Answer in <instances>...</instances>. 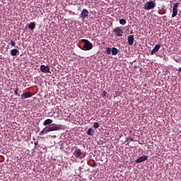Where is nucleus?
I'll list each match as a JSON object with an SVG mask.
<instances>
[{"label": "nucleus", "mask_w": 181, "mask_h": 181, "mask_svg": "<svg viewBox=\"0 0 181 181\" xmlns=\"http://www.w3.org/2000/svg\"><path fill=\"white\" fill-rule=\"evenodd\" d=\"M62 124H51L49 127H45L40 132V135H45L49 134V132H53L54 131H60L63 129Z\"/></svg>", "instance_id": "obj_1"}, {"label": "nucleus", "mask_w": 181, "mask_h": 181, "mask_svg": "<svg viewBox=\"0 0 181 181\" xmlns=\"http://www.w3.org/2000/svg\"><path fill=\"white\" fill-rule=\"evenodd\" d=\"M81 42L82 43H84L83 46V50L88 51L93 49V43H91V42H90L88 40L82 39Z\"/></svg>", "instance_id": "obj_2"}, {"label": "nucleus", "mask_w": 181, "mask_h": 181, "mask_svg": "<svg viewBox=\"0 0 181 181\" xmlns=\"http://www.w3.org/2000/svg\"><path fill=\"white\" fill-rule=\"evenodd\" d=\"M156 6V4H155V1H148L144 4V9H146V11H149L151 9H153Z\"/></svg>", "instance_id": "obj_3"}, {"label": "nucleus", "mask_w": 181, "mask_h": 181, "mask_svg": "<svg viewBox=\"0 0 181 181\" xmlns=\"http://www.w3.org/2000/svg\"><path fill=\"white\" fill-rule=\"evenodd\" d=\"M113 32H114L115 35H116V36H118V37L122 36V35L124 33V30H122V28H121V27H116L113 30Z\"/></svg>", "instance_id": "obj_4"}, {"label": "nucleus", "mask_w": 181, "mask_h": 181, "mask_svg": "<svg viewBox=\"0 0 181 181\" xmlns=\"http://www.w3.org/2000/svg\"><path fill=\"white\" fill-rule=\"evenodd\" d=\"M88 15H90V12L88 11V10L84 8L81 11V13L80 14V18L84 20L86 19V18H88Z\"/></svg>", "instance_id": "obj_5"}, {"label": "nucleus", "mask_w": 181, "mask_h": 181, "mask_svg": "<svg viewBox=\"0 0 181 181\" xmlns=\"http://www.w3.org/2000/svg\"><path fill=\"white\" fill-rule=\"evenodd\" d=\"M179 7V3H175L173 7L172 18H175L177 15V8Z\"/></svg>", "instance_id": "obj_6"}, {"label": "nucleus", "mask_w": 181, "mask_h": 181, "mask_svg": "<svg viewBox=\"0 0 181 181\" xmlns=\"http://www.w3.org/2000/svg\"><path fill=\"white\" fill-rule=\"evenodd\" d=\"M33 95L32 92H25L23 93L21 96V100H26V98H30Z\"/></svg>", "instance_id": "obj_7"}, {"label": "nucleus", "mask_w": 181, "mask_h": 181, "mask_svg": "<svg viewBox=\"0 0 181 181\" xmlns=\"http://www.w3.org/2000/svg\"><path fill=\"white\" fill-rule=\"evenodd\" d=\"M145 160H148V156H142L139 157L135 160V163H142V162H145Z\"/></svg>", "instance_id": "obj_8"}, {"label": "nucleus", "mask_w": 181, "mask_h": 181, "mask_svg": "<svg viewBox=\"0 0 181 181\" xmlns=\"http://www.w3.org/2000/svg\"><path fill=\"white\" fill-rule=\"evenodd\" d=\"M40 70L42 73H50V67L49 66L41 65Z\"/></svg>", "instance_id": "obj_9"}, {"label": "nucleus", "mask_w": 181, "mask_h": 181, "mask_svg": "<svg viewBox=\"0 0 181 181\" xmlns=\"http://www.w3.org/2000/svg\"><path fill=\"white\" fill-rule=\"evenodd\" d=\"M81 149L78 148L76 150L74 151V155L75 156V158H76L77 159H81Z\"/></svg>", "instance_id": "obj_10"}, {"label": "nucleus", "mask_w": 181, "mask_h": 181, "mask_svg": "<svg viewBox=\"0 0 181 181\" xmlns=\"http://www.w3.org/2000/svg\"><path fill=\"white\" fill-rule=\"evenodd\" d=\"M135 39L134 38V35H129L127 38V42L129 46H132L134 45Z\"/></svg>", "instance_id": "obj_11"}, {"label": "nucleus", "mask_w": 181, "mask_h": 181, "mask_svg": "<svg viewBox=\"0 0 181 181\" xmlns=\"http://www.w3.org/2000/svg\"><path fill=\"white\" fill-rule=\"evenodd\" d=\"M159 49H160V44L156 45L154 48L151 50V54L153 55L155 53H157V52L159 51Z\"/></svg>", "instance_id": "obj_12"}, {"label": "nucleus", "mask_w": 181, "mask_h": 181, "mask_svg": "<svg viewBox=\"0 0 181 181\" xmlns=\"http://www.w3.org/2000/svg\"><path fill=\"white\" fill-rule=\"evenodd\" d=\"M53 124V120L52 119H47L44 122L43 125L47 127V125H52Z\"/></svg>", "instance_id": "obj_13"}, {"label": "nucleus", "mask_w": 181, "mask_h": 181, "mask_svg": "<svg viewBox=\"0 0 181 181\" xmlns=\"http://www.w3.org/2000/svg\"><path fill=\"white\" fill-rule=\"evenodd\" d=\"M28 29H30V30H33L35 29V28H36V23L35 22H31L28 26Z\"/></svg>", "instance_id": "obj_14"}, {"label": "nucleus", "mask_w": 181, "mask_h": 181, "mask_svg": "<svg viewBox=\"0 0 181 181\" xmlns=\"http://www.w3.org/2000/svg\"><path fill=\"white\" fill-rule=\"evenodd\" d=\"M86 134L89 135L90 136H93L94 134H95V132L93 129V128H89L87 131Z\"/></svg>", "instance_id": "obj_15"}, {"label": "nucleus", "mask_w": 181, "mask_h": 181, "mask_svg": "<svg viewBox=\"0 0 181 181\" xmlns=\"http://www.w3.org/2000/svg\"><path fill=\"white\" fill-rule=\"evenodd\" d=\"M18 53H19V51L16 49H13L11 50V55L13 56V57L15 56H18Z\"/></svg>", "instance_id": "obj_16"}, {"label": "nucleus", "mask_w": 181, "mask_h": 181, "mask_svg": "<svg viewBox=\"0 0 181 181\" xmlns=\"http://www.w3.org/2000/svg\"><path fill=\"white\" fill-rule=\"evenodd\" d=\"M112 56H117V54H118V49H117L115 47H112Z\"/></svg>", "instance_id": "obj_17"}, {"label": "nucleus", "mask_w": 181, "mask_h": 181, "mask_svg": "<svg viewBox=\"0 0 181 181\" xmlns=\"http://www.w3.org/2000/svg\"><path fill=\"white\" fill-rule=\"evenodd\" d=\"M14 93L18 96L21 97V94L19 93V88H16L14 90Z\"/></svg>", "instance_id": "obj_18"}, {"label": "nucleus", "mask_w": 181, "mask_h": 181, "mask_svg": "<svg viewBox=\"0 0 181 181\" xmlns=\"http://www.w3.org/2000/svg\"><path fill=\"white\" fill-rule=\"evenodd\" d=\"M120 25H125V23H127V20L122 18L119 21Z\"/></svg>", "instance_id": "obj_19"}, {"label": "nucleus", "mask_w": 181, "mask_h": 181, "mask_svg": "<svg viewBox=\"0 0 181 181\" xmlns=\"http://www.w3.org/2000/svg\"><path fill=\"white\" fill-rule=\"evenodd\" d=\"M111 52H112L111 48H110V47L106 48L105 52L107 54H111Z\"/></svg>", "instance_id": "obj_20"}, {"label": "nucleus", "mask_w": 181, "mask_h": 181, "mask_svg": "<svg viewBox=\"0 0 181 181\" xmlns=\"http://www.w3.org/2000/svg\"><path fill=\"white\" fill-rule=\"evenodd\" d=\"M100 127V124H98V122H94L93 123V128H95V129H97V128Z\"/></svg>", "instance_id": "obj_21"}, {"label": "nucleus", "mask_w": 181, "mask_h": 181, "mask_svg": "<svg viewBox=\"0 0 181 181\" xmlns=\"http://www.w3.org/2000/svg\"><path fill=\"white\" fill-rule=\"evenodd\" d=\"M102 97H103V98H105V97H107V91H103V93H102Z\"/></svg>", "instance_id": "obj_22"}, {"label": "nucleus", "mask_w": 181, "mask_h": 181, "mask_svg": "<svg viewBox=\"0 0 181 181\" xmlns=\"http://www.w3.org/2000/svg\"><path fill=\"white\" fill-rule=\"evenodd\" d=\"M10 43H11V46H15V45H16V42H15V41H13V40H11Z\"/></svg>", "instance_id": "obj_23"}, {"label": "nucleus", "mask_w": 181, "mask_h": 181, "mask_svg": "<svg viewBox=\"0 0 181 181\" xmlns=\"http://www.w3.org/2000/svg\"><path fill=\"white\" fill-rule=\"evenodd\" d=\"M34 145H35V146H37V145H39V141H35L34 142Z\"/></svg>", "instance_id": "obj_24"}, {"label": "nucleus", "mask_w": 181, "mask_h": 181, "mask_svg": "<svg viewBox=\"0 0 181 181\" xmlns=\"http://www.w3.org/2000/svg\"><path fill=\"white\" fill-rule=\"evenodd\" d=\"M97 166V163L94 162L93 165H91L92 168H95Z\"/></svg>", "instance_id": "obj_25"}, {"label": "nucleus", "mask_w": 181, "mask_h": 181, "mask_svg": "<svg viewBox=\"0 0 181 181\" xmlns=\"http://www.w3.org/2000/svg\"><path fill=\"white\" fill-rule=\"evenodd\" d=\"M178 71H180V73H181V67L179 68Z\"/></svg>", "instance_id": "obj_26"}]
</instances>
